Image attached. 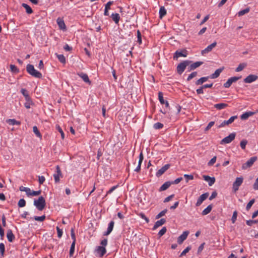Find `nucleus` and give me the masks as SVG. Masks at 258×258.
<instances>
[{"mask_svg":"<svg viewBox=\"0 0 258 258\" xmlns=\"http://www.w3.org/2000/svg\"><path fill=\"white\" fill-rule=\"evenodd\" d=\"M7 238H8L9 241H10V242H12L15 238L14 235L13 234V233L11 230H9L8 231V232L7 233Z\"/></svg>","mask_w":258,"mask_h":258,"instance_id":"nucleus-30","label":"nucleus"},{"mask_svg":"<svg viewBox=\"0 0 258 258\" xmlns=\"http://www.w3.org/2000/svg\"><path fill=\"white\" fill-rule=\"evenodd\" d=\"M33 131L37 137L39 138L40 139L42 138V135L36 126L33 127Z\"/></svg>","mask_w":258,"mask_h":258,"instance_id":"nucleus-35","label":"nucleus"},{"mask_svg":"<svg viewBox=\"0 0 258 258\" xmlns=\"http://www.w3.org/2000/svg\"><path fill=\"white\" fill-rule=\"evenodd\" d=\"M27 72L34 77L41 78L42 77V74L35 69L32 64H28L26 67Z\"/></svg>","mask_w":258,"mask_h":258,"instance_id":"nucleus-1","label":"nucleus"},{"mask_svg":"<svg viewBox=\"0 0 258 258\" xmlns=\"http://www.w3.org/2000/svg\"><path fill=\"white\" fill-rule=\"evenodd\" d=\"M253 188L254 190H258V176L253 185Z\"/></svg>","mask_w":258,"mask_h":258,"instance_id":"nucleus-64","label":"nucleus"},{"mask_svg":"<svg viewBox=\"0 0 258 258\" xmlns=\"http://www.w3.org/2000/svg\"><path fill=\"white\" fill-rule=\"evenodd\" d=\"M143 159H144V156H143L142 152H141L139 155V162H138V165L137 167L134 170V171L135 172H139L140 171L141 166L142 163L143 161Z\"/></svg>","mask_w":258,"mask_h":258,"instance_id":"nucleus-15","label":"nucleus"},{"mask_svg":"<svg viewBox=\"0 0 258 258\" xmlns=\"http://www.w3.org/2000/svg\"><path fill=\"white\" fill-rule=\"evenodd\" d=\"M71 237H72V239L73 240V242H75V243H76V236H75V232H74V229L73 228L71 229Z\"/></svg>","mask_w":258,"mask_h":258,"instance_id":"nucleus-56","label":"nucleus"},{"mask_svg":"<svg viewBox=\"0 0 258 258\" xmlns=\"http://www.w3.org/2000/svg\"><path fill=\"white\" fill-rule=\"evenodd\" d=\"M114 222L113 221H111L110 222V223L108 224L107 230L106 232H105L104 233V235H108L111 232V231L113 230V227H114Z\"/></svg>","mask_w":258,"mask_h":258,"instance_id":"nucleus-18","label":"nucleus"},{"mask_svg":"<svg viewBox=\"0 0 258 258\" xmlns=\"http://www.w3.org/2000/svg\"><path fill=\"white\" fill-rule=\"evenodd\" d=\"M57 58L60 62L61 63H65L66 62V58L62 54H59L57 55Z\"/></svg>","mask_w":258,"mask_h":258,"instance_id":"nucleus-47","label":"nucleus"},{"mask_svg":"<svg viewBox=\"0 0 258 258\" xmlns=\"http://www.w3.org/2000/svg\"><path fill=\"white\" fill-rule=\"evenodd\" d=\"M172 184L171 182L166 181L159 188V191H164L166 190Z\"/></svg>","mask_w":258,"mask_h":258,"instance_id":"nucleus-26","label":"nucleus"},{"mask_svg":"<svg viewBox=\"0 0 258 258\" xmlns=\"http://www.w3.org/2000/svg\"><path fill=\"white\" fill-rule=\"evenodd\" d=\"M235 133H233L230 134L228 136L224 138L222 141H221V144H228L231 143L235 137Z\"/></svg>","mask_w":258,"mask_h":258,"instance_id":"nucleus-8","label":"nucleus"},{"mask_svg":"<svg viewBox=\"0 0 258 258\" xmlns=\"http://www.w3.org/2000/svg\"><path fill=\"white\" fill-rule=\"evenodd\" d=\"M197 75V72H192L188 76L187 80L188 81L191 80L192 78L196 77Z\"/></svg>","mask_w":258,"mask_h":258,"instance_id":"nucleus-48","label":"nucleus"},{"mask_svg":"<svg viewBox=\"0 0 258 258\" xmlns=\"http://www.w3.org/2000/svg\"><path fill=\"white\" fill-rule=\"evenodd\" d=\"M138 42L139 44L142 43L141 33L139 30L137 31Z\"/></svg>","mask_w":258,"mask_h":258,"instance_id":"nucleus-59","label":"nucleus"},{"mask_svg":"<svg viewBox=\"0 0 258 258\" xmlns=\"http://www.w3.org/2000/svg\"><path fill=\"white\" fill-rule=\"evenodd\" d=\"M208 193H205L200 196L197 200V203L196 204V206H200L203 202V201H204L208 198Z\"/></svg>","mask_w":258,"mask_h":258,"instance_id":"nucleus-13","label":"nucleus"},{"mask_svg":"<svg viewBox=\"0 0 258 258\" xmlns=\"http://www.w3.org/2000/svg\"><path fill=\"white\" fill-rule=\"evenodd\" d=\"M111 17L116 24H118L120 20V16L117 13H112Z\"/></svg>","mask_w":258,"mask_h":258,"instance_id":"nucleus-25","label":"nucleus"},{"mask_svg":"<svg viewBox=\"0 0 258 258\" xmlns=\"http://www.w3.org/2000/svg\"><path fill=\"white\" fill-rule=\"evenodd\" d=\"M216 157L214 156L209 162L208 165L209 166L213 165L216 162Z\"/></svg>","mask_w":258,"mask_h":258,"instance_id":"nucleus-60","label":"nucleus"},{"mask_svg":"<svg viewBox=\"0 0 258 258\" xmlns=\"http://www.w3.org/2000/svg\"><path fill=\"white\" fill-rule=\"evenodd\" d=\"M203 178L208 182L209 186H212L215 182V178L214 177H211L208 175H204Z\"/></svg>","mask_w":258,"mask_h":258,"instance_id":"nucleus-16","label":"nucleus"},{"mask_svg":"<svg viewBox=\"0 0 258 258\" xmlns=\"http://www.w3.org/2000/svg\"><path fill=\"white\" fill-rule=\"evenodd\" d=\"M241 78V76L240 77H231L230 78V79L231 80L232 83H234V82H236L237 81H238V80H239L240 78Z\"/></svg>","mask_w":258,"mask_h":258,"instance_id":"nucleus-62","label":"nucleus"},{"mask_svg":"<svg viewBox=\"0 0 258 258\" xmlns=\"http://www.w3.org/2000/svg\"><path fill=\"white\" fill-rule=\"evenodd\" d=\"M22 6L23 7H24L26 9V12L27 14H30L33 13V11H32V9L27 4L23 3V4H22Z\"/></svg>","mask_w":258,"mask_h":258,"instance_id":"nucleus-34","label":"nucleus"},{"mask_svg":"<svg viewBox=\"0 0 258 258\" xmlns=\"http://www.w3.org/2000/svg\"><path fill=\"white\" fill-rule=\"evenodd\" d=\"M158 98H159V101L161 104H165L166 107H169V105L168 101H164V98H163V94L160 92L158 93Z\"/></svg>","mask_w":258,"mask_h":258,"instance_id":"nucleus-20","label":"nucleus"},{"mask_svg":"<svg viewBox=\"0 0 258 258\" xmlns=\"http://www.w3.org/2000/svg\"><path fill=\"white\" fill-rule=\"evenodd\" d=\"M170 167L169 164H166L164 166H163L161 169H160L157 172H156V176L157 177H159L161 176L167 170L169 169Z\"/></svg>","mask_w":258,"mask_h":258,"instance_id":"nucleus-14","label":"nucleus"},{"mask_svg":"<svg viewBox=\"0 0 258 258\" xmlns=\"http://www.w3.org/2000/svg\"><path fill=\"white\" fill-rule=\"evenodd\" d=\"M258 79V76L255 75H249L244 79L246 83H251L254 82Z\"/></svg>","mask_w":258,"mask_h":258,"instance_id":"nucleus-10","label":"nucleus"},{"mask_svg":"<svg viewBox=\"0 0 258 258\" xmlns=\"http://www.w3.org/2000/svg\"><path fill=\"white\" fill-rule=\"evenodd\" d=\"M184 177L186 180V182H188L189 180H192L194 179V176L192 175L184 174Z\"/></svg>","mask_w":258,"mask_h":258,"instance_id":"nucleus-51","label":"nucleus"},{"mask_svg":"<svg viewBox=\"0 0 258 258\" xmlns=\"http://www.w3.org/2000/svg\"><path fill=\"white\" fill-rule=\"evenodd\" d=\"M166 228L165 227H163L158 232V236L159 237H161L166 233Z\"/></svg>","mask_w":258,"mask_h":258,"instance_id":"nucleus-42","label":"nucleus"},{"mask_svg":"<svg viewBox=\"0 0 258 258\" xmlns=\"http://www.w3.org/2000/svg\"><path fill=\"white\" fill-rule=\"evenodd\" d=\"M237 216V213L236 211H234L233 213V215L231 218L232 223H234L236 220Z\"/></svg>","mask_w":258,"mask_h":258,"instance_id":"nucleus-50","label":"nucleus"},{"mask_svg":"<svg viewBox=\"0 0 258 258\" xmlns=\"http://www.w3.org/2000/svg\"><path fill=\"white\" fill-rule=\"evenodd\" d=\"M246 66L247 64L246 63H241L236 68L235 71L236 72H239L243 70L246 67Z\"/></svg>","mask_w":258,"mask_h":258,"instance_id":"nucleus-33","label":"nucleus"},{"mask_svg":"<svg viewBox=\"0 0 258 258\" xmlns=\"http://www.w3.org/2000/svg\"><path fill=\"white\" fill-rule=\"evenodd\" d=\"M237 118V116H236V115L231 116L228 120H226L227 124H229L232 123L234 121V120Z\"/></svg>","mask_w":258,"mask_h":258,"instance_id":"nucleus-52","label":"nucleus"},{"mask_svg":"<svg viewBox=\"0 0 258 258\" xmlns=\"http://www.w3.org/2000/svg\"><path fill=\"white\" fill-rule=\"evenodd\" d=\"M167 212V209H165L163 211H162L161 212H160L156 217V219H159L160 218V217L163 216L164 215H165V214L166 213V212Z\"/></svg>","mask_w":258,"mask_h":258,"instance_id":"nucleus-43","label":"nucleus"},{"mask_svg":"<svg viewBox=\"0 0 258 258\" xmlns=\"http://www.w3.org/2000/svg\"><path fill=\"white\" fill-rule=\"evenodd\" d=\"M256 160L257 157L256 156L250 158L246 163L242 165V169L243 170H246L247 168L250 167L252 166L254 162L256 161Z\"/></svg>","mask_w":258,"mask_h":258,"instance_id":"nucleus-5","label":"nucleus"},{"mask_svg":"<svg viewBox=\"0 0 258 258\" xmlns=\"http://www.w3.org/2000/svg\"><path fill=\"white\" fill-rule=\"evenodd\" d=\"M56 173L53 174L54 181L56 183H58L60 180V177H62V174L59 166L56 167Z\"/></svg>","mask_w":258,"mask_h":258,"instance_id":"nucleus-9","label":"nucleus"},{"mask_svg":"<svg viewBox=\"0 0 258 258\" xmlns=\"http://www.w3.org/2000/svg\"><path fill=\"white\" fill-rule=\"evenodd\" d=\"M34 219L36 221L42 222V221H43L45 220V215H43V216H35L34 217Z\"/></svg>","mask_w":258,"mask_h":258,"instance_id":"nucleus-44","label":"nucleus"},{"mask_svg":"<svg viewBox=\"0 0 258 258\" xmlns=\"http://www.w3.org/2000/svg\"><path fill=\"white\" fill-rule=\"evenodd\" d=\"M254 202H255L254 199H252L248 202V203L247 204L246 207V209L247 211H248L249 210V209L251 207L252 205L254 204Z\"/></svg>","mask_w":258,"mask_h":258,"instance_id":"nucleus-41","label":"nucleus"},{"mask_svg":"<svg viewBox=\"0 0 258 258\" xmlns=\"http://www.w3.org/2000/svg\"><path fill=\"white\" fill-rule=\"evenodd\" d=\"M6 122L8 123L10 125H20L21 122L19 121H17L15 119H9L6 120Z\"/></svg>","mask_w":258,"mask_h":258,"instance_id":"nucleus-28","label":"nucleus"},{"mask_svg":"<svg viewBox=\"0 0 258 258\" xmlns=\"http://www.w3.org/2000/svg\"><path fill=\"white\" fill-rule=\"evenodd\" d=\"M107 239L106 238L104 239L100 242V244L101 245V246H104L105 247L107 245Z\"/></svg>","mask_w":258,"mask_h":258,"instance_id":"nucleus-63","label":"nucleus"},{"mask_svg":"<svg viewBox=\"0 0 258 258\" xmlns=\"http://www.w3.org/2000/svg\"><path fill=\"white\" fill-rule=\"evenodd\" d=\"M26 100V102L24 104L25 107L28 109L30 108V105L32 104V101L31 100L30 98H29V99Z\"/></svg>","mask_w":258,"mask_h":258,"instance_id":"nucleus-40","label":"nucleus"},{"mask_svg":"<svg viewBox=\"0 0 258 258\" xmlns=\"http://www.w3.org/2000/svg\"><path fill=\"white\" fill-rule=\"evenodd\" d=\"M217 45V42L216 41L212 43L211 44L208 46L205 49L203 50L201 52L202 55L208 53L209 52L211 51Z\"/></svg>","mask_w":258,"mask_h":258,"instance_id":"nucleus-12","label":"nucleus"},{"mask_svg":"<svg viewBox=\"0 0 258 258\" xmlns=\"http://www.w3.org/2000/svg\"><path fill=\"white\" fill-rule=\"evenodd\" d=\"M247 143V142L245 140H243L241 141L240 142L241 148L243 150L245 149Z\"/></svg>","mask_w":258,"mask_h":258,"instance_id":"nucleus-54","label":"nucleus"},{"mask_svg":"<svg viewBox=\"0 0 258 258\" xmlns=\"http://www.w3.org/2000/svg\"><path fill=\"white\" fill-rule=\"evenodd\" d=\"M223 70V69H218L217 70H216L215 72L214 73L212 74L210 76V78L211 79H215V78H218L220 73L222 72Z\"/></svg>","mask_w":258,"mask_h":258,"instance_id":"nucleus-27","label":"nucleus"},{"mask_svg":"<svg viewBox=\"0 0 258 258\" xmlns=\"http://www.w3.org/2000/svg\"><path fill=\"white\" fill-rule=\"evenodd\" d=\"M191 61L189 60H185L180 62L177 67V73L181 75L186 69V67L190 63Z\"/></svg>","mask_w":258,"mask_h":258,"instance_id":"nucleus-3","label":"nucleus"},{"mask_svg":"<svg viewBox=\"0 0 258 258\" xmlns=\"http://www.w3.org/2000/svg\"><path fill=\"white\" fill-rule=\"evenodd\" d=\"M56 22H57V24L59 28L60 29H62L63 30L66 29L65 23L64 22V21L62 19H61L60 18H57Z\"/></svg>","mask_w":258,"mask_h":258,"instance_id":"nucleus-17","label":"nucleus"},{"mask_svg":"<svg viewBox=\"0 0 258 258\" xmlns=\"http://www.w3.org/2000/svg\"><path fill=\"white\" fill-rule=\"evenodd\" d=\"M189 232L188 231H184L181 235H180L177 238V242L178 244H181L182 242L186 239Z\"/></svg>","mask_w":258,"mask_h":258,"instance_id":"nucleus-11","label":"nucleus"},{"mask_svg":"<svg viewBox=\"0 0 258 258\" xmlns=\"http://www.w3.org/2000/svg\"><path fill=\"white\" fill-rule=\"evenodd\" d=\"M232 84V83L231 80L230 79V78H229L228 80L223 84V86L226 88H228L230 87Z\"/></svg>","mask_w":258,"mask_h":258,"instance_id":"nucleus-45","label":"nucleus"},{"mask_svg":"<svg viewBox=\"0 0 258 258\" xmlns=\"http://www.w3.org/2000/svg\"><path fill=\"white\" fill-rule=\"evenodd\" d=\"M203 63V61H197L194 63H192L190 65L189 67L188 68L189 71H191L196 69V68L199 67Z\"/></svg>","mask_w":258,"mask_h":258,"instance_id":"nucleus-19","label":"nucleus"},{"mask_svg":"<svg viewBox=\"0 0 258 258\" xmlns=\"http://www.w3.org/2000/svg\"><path fill=\"white\" fill-rule=\"evenodd\" d=\"M45 180V178L43 176H38V181L40 184H42Z\"/></svg>","mask_w":258,"mask_h":258,"instance_id":"nucleus-58","label":"nucleus"},{"mask_svg":"<svg viewBox=\"0 0 258 258\" xmlns=\"http://www.w3.org/2000/svg\"><path fill=\"white\" fill-rule=\"evenodd\" d=\"M78 75L80 77H81L83 81L87 83H89V84H91V82L88 78V75L86 74L81 73L80 74H78Z\"/></svg>","mask_w":258,"mask_h":258,"instance_id":"nucleus-23","label":"nucleus"},{"mask_svg":"<svg viewBox=\"0 0 258 258\" xmlns=\"http://www.w3.org/2000/svg\"><path fill=\"white\" fill-rule=\"evenodd\" d=\"M56 230L57 232V236L58 238H60L62 236V229H60L58 227H56Z\"/></svg>","mask_w":258,"mask_h":258,"instance_id":"nucleus-57","label":"nucleus"},{"mask_svg":"<svg viewBox=\"0 0 258 258\" xmlns=\"http://www.w3.org/2000/svg\"><path fill=\"white\" fill-rule=\"evenodd\" d=\"M139 216L142 218L143 219H144L146 223L149 222V219L145 216V215L144 213H141L139 214Z\"/></svg>","mask_w":258,"mask_h":258,"instance_id":"nucleus-53","label":"nucleus"},{"mask_svg":"<svg viewBox=\"0 0 258 258\" xmlns=\"http://www.w3.org/2000/svg\"><path fill=\"white\" fill-rule=\"evenodd\" d=\"M18 205L19 207L22 208L26 206V201L24 199H20L18 203Z\"/></svg>","mask_w":258,"mask_h":258,"instance_id":"nucleus-38","label":"nucleus"},{"mask_svg":"<svg viewBox=\"0 0 258 258\" xmlns=\"http://www.w3.org/2000/svg\"><path fill=\"white\" fill-rule=\"evenodd\" d=\"M163 127V124L160 122H157L154 124V128L156 130L161 129Z\"/></svg>","mask_w":258,"mask_h":258,"instance_id":"nucleus-46","label":"nucleus"},{"mask_svg":"<svg viewBox=\"0 0 258 258\" xmlns=\"http://www.w3.org/2000/svg\"><path fill=\"white\" fill-rule=\"evenodd\" d=\"M187 55V51L186 50H177L174 53L173 55V59L177 60L179 57H186Z\"/></svg>","mask_w":258,"mask_h":258,"instance_id":"nucleus-7","label":"nucleus"},{"mask_svg":"<svg viewBox=\"0 0 258 258\" xmlns=\"http://www.w3.org/2000/svg\"><path fill=\"white\" fill-rule=\"evenodd\" d=\"M159 17L162 19L166 14V10L164 7H161L159 10Z\"/></svg>","mask_w":258,"mask_h":258,"instance_id":"nucleus-32","label":"nucleus"},{"mask_svg":"<svg viewBox=\"0 0 258 258\" xmlns=\"http://www.w3.org/2000/svg\"><path fill=\"white\" fill-rule=\"evenodd\" d=\"M255 113L254 112L249 111V112H246L240 116V118L242 120H246L247 119L249 116H251L253 115Z\"/></svg>","mask_w":258,"mask_h":258,"instance_id":"nucleus-22","label":"nucleus"},{"mask_svg":"<svg viewBox=\"0 0 258 258\" xmlns=\"http://www.w3.org/2000/svg\"><path fill=\"white\" fill-rule=\"evenodd\" d=\"M228 106V104L224 103L216 104L214 105V107L218 110H221Z\"/></svg>","mask_w":258,"mask_h":258,"instance_id":"nucleus-29","label":"nucleus"},{"mask_svg":"<svg viewBox=\"0 0 258 258\" xmlns=\"http://www.w3.org/2000/svg\"><path fill=\"white\" fill-rule=\"evenodd\" d=\"M34 205L38 210L42 211L43 210L46 205L45 199L41 196L39 197L37 200H34Z\"/></svg>","mask_w":258,"mask_h":258,"instance_id":"nucleus-2","label":"nucleus"},{"mask_svg":"<svg viewBox=\"0 0 258 258\" xmlns=\"http://www.w3.org/2000/svg\"><path fill=\"white\" fill-rule=\"evenodd\" d=\"M243 181L242 177H237L232 184V190L234 192H236L239 186L242 184Z\"/></svg>","mask_w":258,"mask_h":258,"instance_id":"nucleus-4","label":"nucleus"},{"mask_svg":"<svg viewBox=\"0 0 258 258\" xmlns=\"http://www.w3.org/2000/svg\"><path fill=\"white\" fill-rule=\"evenodd\" d=\"M10 69L12 72H18L19 70L17 69V68L14 64H11L10 65Z\"/></svg>","mask_w":258,"mask_h":258,"instance_id":"nucleus-61","label":"nucleus"},{"mask_svg":"<svg viewBox=\"0 0 258 258\" xmlns=\"http://www.w3.org/2000/svg\"><path fill=\"white\" fill-rule=\"evenodd\" d=\"M75 246V242H73L71 244V248L70 249V256L71 257L73 255V254L74 253Z\"/></svg>","mask_w":258,"mask_h":258,"instance_id":"nucleus-37","label":"nucleus"},{"mask_svg":"<svg viewBox=\"0 0 258 258\" xmlns=\"http://www.w3.org/2000/svg\"><path fill=\"white\" fill-rule=\"evenodd\" d=\"M209 78H210V76L202 77L200 79H198L196 82V85H202L204 83L206 82L209 79Z\"/></svg>","mask_w":258,"mask_h":258,"instance_id":"nucleus-24","label":"nucleus"},{"mask_svg":"<svg viewBox=\"0 0 258 258\" xmlns=\"http://www.w3.org/2000/svg\"><path fill=\"white\" fill-rule=\"evenodd\" d=\"M250 11V9L247 8L244 10H242L238 12L237 15L238 16H242L245 14L248 13Z\"/></svg>","mask_w":258,"mask_h":258,"instance_id":"nucleus-36","label":"nucleus"},{"mask_svg":"<svg viewBox=\"0 0 258 258\" xmlns=\"http://www.w3.org/2000/svg\"><path fill=\"white\" fill-rule=\"evenodd\" d=\"M5 247L4 244L3 243H0V253L2 255H4V253L5 252Z\"/></svg>","mask_w":258,"mask_h":258,"instance_id":"nucleus-55","label":"nucleus"},{"mask_svg":"<svg viewBox=\"0 0 258 258\" xmlns=\"http://www.w3.org/2000/svg\"><path fill=\"white\" fill-rule=\"evenodd\" d=\"M165 222H166V220L164 218L161 219L160 220L156 221L154 225L153 229L155 230L159 226L163 225L165 223Z\"/></svg>","mask_w":258,"mask_h":258,"instance_id":"nucleus-21","label":"nucleus"},{"mask_svg":"<svg viewBox=\"0 0 258 258\" xmlns=\"http://www.w3.org/2000/svg\"><path fill=\"white\" fill-rule=\"evenodd\" d=\"M21 92L22 93V94L25 96V99L26 100H28L29 99V98H30L29 96V94L27 92V91H26V89H22L21 90Z\"/></svg>","mask_w":258,"mask_h":258,"instance_id":"nucleus-39","label":"nucleus"},{"mask_svg":"<svg viewBox=\"0 0 258 258\" xmlns=\"http://www.w3.org/2000/svg\"><path fill=\"white\" fill-rule=\"evenodd\" d=\"M212 209V205H209L206 209H205L202 212V215L203 216L206 215L210 213Z\"/></svg>","mask_w":258,"mask_h":258,"instance_id":"nucleus-31","label":"nucleus"},{"mask_svg":"<svg viewBox=\"0 0 258 258\" xmlns=\"http://www.w3.org/2000/svg\"><path fill=\"white\" fill-rule=\"evenodd\" d=\"M191 249L190 246H187L185 249H184L182 252L181 253L180 256H182L186 254Z\"/></svg>","mask_w":258,"mask_h":258,"instance_id":"nucleus-49","label":"nucleus"},{"mask_svg":"<svg viewBox=\"0 0 258 258\" xmlns=\"http://www.w3.org/2000/svg\"><path fill=\"white\" fill-rule=\"evenodd\" d=\"M106 252L105 247L104 246H98L95 249L96 255L99 257L103 256Z\"/></svg>","mask_w":258,"mask_h":258,"instance_id":"nucleus-6","label":"nucleus"}]
</instances>
